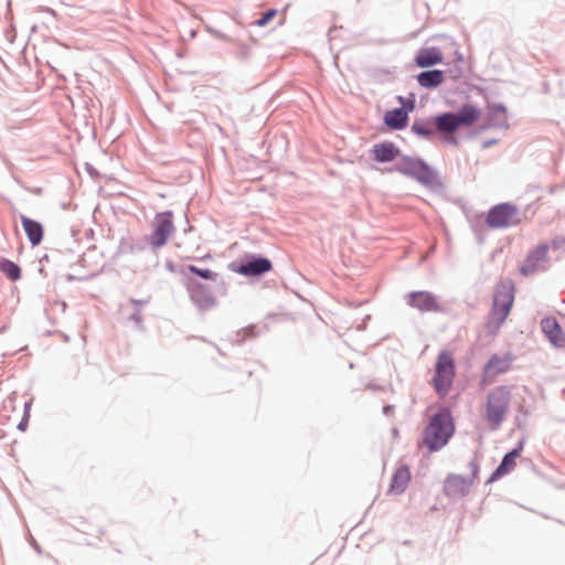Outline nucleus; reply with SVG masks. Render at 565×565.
I'll return each instance as SVG.
<instances>
[{
	"instance_id": "4",
	"label": "nucleus",
	"mask_w": 565,
	"mask_h": 565,
	"mask_svg": "<svg viewBox=\"0 0 565 565\" xmlns=\"http://www.w3.org/2000/svg\"><path fill=\"white\" fill-rule=\"evenodd\" d=\"M481 116V111L471 104L463 105L458 113H445L434 118V125L437 131L448 135L446 139L456 143V139L451 137L460 127H470L475 125Z\"/></svg>"
},
{
	"instance_id": "11",
	"label": "nucleus",
	"mask_w": 565,
	"mask_h": 565,
	"mask_svg": "<svg viewBox=\"0 0 565 565\" xmlns=\"http://www.w3.org/2000/svg\"><path fill=\"white\" fill-rule=\"evenodd\" d=\"M548 253V246L546 244H540L533 250L529 253L523 265L520 268V273L523 276L533 275L536 273L541 264L546 260Z\"/></svg>"
},
{
	"instance_id": "22",
	"label": "nucleus",
	"mask_w": 565,
	"mask_h": 565,
	"mask_svg": "<svg viewBox=\"0 0 565 565\" xmlns=\"http://www.w3.org/2000/svg\"><path fill=\"white\" fill-rule=\"evenodd\" d=\"M417 82L425 88L437 87L444 82V72L439 70L423 72L418 74Z\"/></svg>"
},
{
	"instance_id": "19",
	"label": "nucleus",
	"mask_w": 565,
	"mask_h": 565,
	"mask_svg": "<svg viewBox=\"0 0 565 565\" xmlns=\"http://www.w3.org/2000/svg\"><path fill=\"white\" fill-rule=\"evenodd\" d=\"M512 362V356L507 354L503 356L493 355L488 361L484 371L489 375H499L505 373L510 370Z\"/></svg>"
},
{
	"instance_id": "2",
	"label": "nucleus",
	"mask_w": 565,
	"mask_h": 565,
	"mask_svg": "<svg viewBox=\"0 0 565 565\" xmlns=\"http://www.w3.org/2000/svg\"><path fill=\"white\" fill-rule=\"evenodd\" d=\"M514 291L511 281H504L497 286L492 308L484 323V330L489 335H497L509 317L514 302Z\"/></svg>"
},
{
	"instance_id": "18",
	"label": "nucleus",
	"mask_w": 565,
	"mask_h": 565,
	"mask_svg": "<svg viewBox=\"0 0 565 565\" xmlns=\"http://www.w3.org/2000/svg\"><path fill=\"white\" fill-rule=\"evenodd\" d=\"M372 153L374 160L377 162H391L395 160L399 150L394 146L393 142H381L373 146Z\"/></svg>"
},
{
	"instance_id": "5",
	"label": "nucleus",
	"mask_w": 565,
	"mask_h": 565,
	"mask_svg": "<svg viewBox=\"0 0 565 565\" xmlns=\"http://www.w3.org/2000/svg\"><path fill=\"white\" fill-rule=\"evenodd\" d=\"M512 386L501 385L488 393L484 416L490 429H498L504 422L512 399Z\"/></svg>"
},
{
	"instance_id": "15",
	"label": "nucleus",
	"mask_w": 565,
	"mask_h": 565,
	"mask_svg": "<svg viewBox=\"0 0 565 565\" xmlns=\"http://www.w3.org/2000/svg\"><path fill=\"white\" fill-rule=\"evenodd\" d=\"M443 60V52L438 47H424L415 57L416 65L423 68L439 64Z\"/></svg>"
},
{
	"instance_id": "9",
	"label": "nucleus",
	"mask_w": 565,
	"mask_h": 565,
	"mask_svg": "<svg viewBox=\"0 0 565 565\" xmlns=\"http://www.w3.org/2000/svg\"><path fill=\"white\" fill-rule=\"evenodd\" d=\"M395 170L402 174L416 179L418 182L429 185L434 182V173L429 167L420 160L413 158H405L401 160Z\"/></svg>"
},
{
	"instance_id": "28",
	"label": "nucleus",
	"mask_w": 565,
	"mask_h": 565,
	"mask_svg": "<svg viewBox=\"0 0 565 565\" xmlns=\"http://www.w3.org/2000/svg\"><path fill=\"white\" fill-rule=\"evenodd\" d=\"M552 244H553L554 247H557L556 241H553Z\"/></svg>"
},
{
	"instance_id": "16",
	"label": "nucleus",
	"mask_w": 565,
	"mask_h": 565,
	"mask_svg": "<svg viewBox=\"0 0 565 565\" xmlns=\"http://www.w3.org/2000/svg\"><path fill=\"white\" fill-rule=\"evenodd\" d=\"M521 450H522V446L508 452L503 457L500 466L491 475L490 481H494V480L501 478L502 476L511 472L516 467V459L520 457Z\"/></svg>"
},
{
	"instance_id": "8",
	"label": "nucleus",
	"mask_w": 565,
	"mask_h": 565,
	"mask_svg": "<svg viewBox=\"0 0 565 565\" xmlns=\"http://www.w3.org/2000/svg\"><path fill=\"white\" fill-rule=\"evenodd\" d=\"M153 231L148 237L149 244L153 248L163 246L174 232V225L171 212L158 213L153 220Z\"/></svg>"
},
{
	"instance_id": "24",
	"label": "nucleus",
	"mask_w": 565,
	"mask_h": 565,
	"mask_svg": "<svg viewBox=\"0 0 565 565\" xmlns=\"http://www.w3.org/2000/svg\"><path fill=\"white\" fill-rule=\"evenodd\" d=\"M0 270L8 276L12 281H15L21 276L20 267L10 260H3L0 264Z\"/></svg>"
},
{
	"instance_id": "25",
	"label": "nucleus",
	"mask_w": 565,
	"mask_h": 565,
	"mask_svg": "<svg viewBox=\"0 0 565 565\" xmlns=\"http://www.w3.org/2000/svg\"><path fill=\"white\" fill-rule=\"evenodd\" d=\"M436 128H434L433 126H430L428 122H414V125L412 126V130L418 135V136H423V137H429L434 134Z\"/></svg>"
},
{
	"instance_id": "23",
	"label": "nucleus",
	"mask_w": 565,
	"mask_h": 565,
	"mask_svg": "<svg viewBox=\"0 0 565 565\" xmlns=\"http://www.w3.org/2000/svg\"><path fill=\"white\" fill-rule=\"evenodd\" d=\"M189 288L192 299L199 302L200 305L210 306L214 303V299L212 298V296L204 294L202 285L190 281Z\"/></svg>"
},
{
	"instance_id": "20",
	"label": "nucleus",
	"mask_w": 565,
	"mask_h": 565,
	"mask_svg": "<svg viewBox=\"0 0 565 565\" xmlns=\"http://www.w3.org/2000/svg\"><path fill=\"white\" fill-rule=\"evenodd\" d=\"M271 269V264L266 258H257L239 266L238 273L246 276H256Z\"/></svg>"
},
{
	"instance_id": "17",
	"label": "nucleus",
	"mask_w": 565,
	"mask_h": 565,
	"mask_svg": "<svg viewBox=\"0 0 565 565\" xmlns=\"http://www.w3.org/2000/svg\"><path fill=\"white\" fill-rule=\"evenodd\" d=\"M22 227L33 246L39 245L43 239L44 230L41 223L24 215L21 216Z\"/></svg>"
},
{
	"instance_id": "7",
	"label": "nucleus",
	"mask_w": 565,
	"mask_h": 565,
	"mask_svg": "<svg viewBox=\"0 0 565 565\" xmlns=\"http://www.w3.org/2000/svg\"><path fill=\"white\" fill-rule=\"evenodd\" d=\"M469 475L466 477L459 475H449L444 483L445 493L448 497H465L470 492L471 487L478 479L479 465L472 460L468 465Z\"/></svg>"
},
{
	"instance_id": "3",
	"label": "nucleus",
	"mask_w": 565,
	"mask_h": 565,
	"mask_svg": "<svg viewBox=\"0 0 565 565\" xmlns=\"http://www.w3.org/2000/svg\"><path fill=\"white\" fill-rule=\"evenodd\" d=\"M455 433V424L449 409L444 408L434 415L423 434V444L430 452L445 447Z\"/></svg>"
},
{
	"instance_id": "1",
	"label": "nucleus",
	"mask_w": 565,
	"mask_h": 565,
	"mask_svg": "<svg viewBox=\"0 0 565 565\" xmlns=\"http://www.w3.org/2000/svg\"><path fill=\"white\" fill-rule=\"evenodd\" d=\"M514 291L511 281H504L497 286L492 308L484 323V330L489 335H497L509 317L514 302Z\"/></svg>"
},
{
	"instance_id": "27",
	"label": "nucleus",
	"mask_w": 565,
	"mask_h": 565,
	"mask_svg": "<svg viewBox=\"0 0 565 565\" xmlns=\"http://www.w3.org/2000/svg\"><path fill=\"white\" fill-rule=\"evenodd\" d=\"M277 15V10L271 9L268 10L258 21V26H265L269 21H271Z\"/></svg>"
},
{
	"instance_id": "21",
	"label": "nucleus",
	"mask_w": 565,
	"mask_h": 565,
	"mask_svg": "<svg viewBox=\"0 0 565 565\" xmlns=\"http://www.w3.org/2000/svg\"><path fill=\"white\" fill-rule=\"evenodd\" d=\"M407 110L404 108L388 110L384 116L385 125L395 130L405 128L407 125Z\"/></svg>"
},
{
	"instance_id": "14",
	"label": "nucleus",
	"mask_w": 565,
	"mask_h": 565,
	"mask_svg": "<svg viewBox=\"0 0 565 565\" xmlns=\"http://www.w3.org/2000/svg\"><path fill=\"white\" fill-rule=\"evenodd\" d=\"M409 305L420 311H436L439 309L436 298L426 291L411 294Z\"/></svg>"
},
{
	"instance_id": "26",
	"label": "nucleus",
	"mask_w": 565,
	"mask_h": 565,
	"mask_svg": "<svg viewBox=\"0 0 565 565\" xmlns=\"http://www.w3.org/2000/svg\"><path fill=\"white\" fill-rule=\"evenodd\" d=\"M188 269L189 271L206 279V280H215L216 277H217V274L210 270V269H201V268H198L196 266L194 265H189L188 266Z\"/></svg>"
},
{
	"instance_id": "12",
	"label": "nucleus",
	"mask_w": 565,
	"mask_h": 565,
	"mask_svg": "<svg viewBox=\"0 0 565 565\" xmlns=\"http://www.w3.org/2000/svg\"><path fill=\"white\" fill-rule=\"evenodd\" d=\"M541 329L548 341L556 348L565 347V333L555 318L547 317L542 319Z\"/></svg>"
},
{
	"instance_id": "13",
	"label": "nucleus",
	"mask_w": 565,
	"mask_h": 565,
	"mask_svg": "<svg viewBox=\"0 0 565 565\" xmlns=\"http://www.w3.org/2000/svg\"><path fill=\"white\" fill-rule=\"evenodd\" d=\"M412 479L409 467L406 465L399 466L394 472L391 481V486L388 488V492L392 494H401L403 493Z\"/></svg>"
},
{
	"instance_id": "6",
	"label": "nucleus",
	"mask_w": 565,
	"mask_h": 565,
	"mask_svg": "<svg viewBox=\"0 0 565 565\" xmlns=\"http://www.w3.org/2000/svg\"><path fill=\"white\" fill-rule=\"evenodd\" d=\"M455 374L456 367L452 354L448 351L440 352L435 364V374L431 380V385L440 397L449 393Z\"/></svg>"
},
{
	"instance_id": "10",
	"label": "nucleus",
	"mask_w": 565,
	"mask_h": 565,
	"mask_svg": "<svg viewBox=\"0 0 565 565\" xmlns=\"http://www.w3.org/2000/svg\"><path fill=\"white\" fill-rule=\"evenodd\" d=\"M516 210L510 204H499L490 210L487 223L491 227H507L514 223Z\"/></svg>"
}]
</instances>
